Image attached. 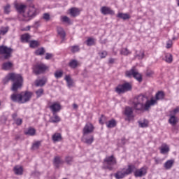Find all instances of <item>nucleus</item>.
<instances>
[{
    "instance_id": "nucleus-31",
    "label": "nucleus",
    "mask_w": 179,
    "mask_h": 179,
    "mask_svg": "<svg viewBox=\"0 0 179 179\" xmlns=\"http://www.w3.org/2000/svg\"><path fill=\"white\" fill-rule=\"evenodd\" d=\"M25 135H29L30 136H34L36 135V130L33 127H29L25 132Z\"/></svg>"
},
{
    "instance_id": "nucleus-56",
    "label": "nucleus",
    "mask_w": 179,
    "mask_h": 179,
    "mask_svg": "<svg viewBox=\"0 0 179 179\" xmlns=\"http://www.w3.org/2000/svg\"><path fill=\"white\" fill-rule=\"evenodd\" d=\"M52 58V54L51 53H46L45 59H51Z\"/></svg>"
},
{
    "instance_id": "nucleus-36",
    "label": "nucleus",
    "mask_w": 179,
    "mask_h": 179,
    "mask_svg": "<svg viewBox=\"0 0 179 179\" xmlns=\"http://www.w3.org/2000/svg\"><path fill=\"white\" fill-rule=\"evenodd\" d=\"M69 66H70V68L75 69L78 67V61L76 59L71 60L69 64Z\"/></svg>"
},
{
    "instance_id": "nucleus-2",
    "label": "nucleus",
    "mask_w": 179,
    "mask_h": 179,
    "mask_svg": "<svg viewBox=\"0 0 179 179\" xmlns=\"http://www.w3.org/2000/svg\"><path fill=\"white\" fill-rule=\"evenodd\" d=\"M9 80L13 82L11 87L12 92H17L23 86V77L20 74L15 73H8L3 80V85L9 83Z\"/></svg>"
},
{
    "instance_id": "nucleus-21",
    "label": "nucleus",
    "mask_w": 179,
    "mask_h": 179,
    "mask_svg": "<svg viewBox=\"0 0 179 179\" xmlns=\"http://www.w3.org/2000/svg\"><path fill=\"white\" fill-rule=\"evenodd\" d=\"M13 66V64L10 62H4L2 64V69L3 71H10V69H12V67Z\"/></svg>"
},
{
    "instance_id": "nucleus-29",
    "label": "nucleus",
    "mask_w": 179,
    "mask_h": 179,
    "mask_svg": "<svg viewBox=\"0 0 179 179\" xmlns=\"http://www.w3.org/2000/svg\"><path fill=\"white\" fill-rule=\"evenodd\" d=\"M107 128H114L117 125V122L115 120H111L106 122Z\"/></svg>"
},
{
    "instance_id": "nucleus-30",
    "label": "nucleus",
    "mask_w": 179,
    "mask_h": 179,
    "mask_svg": "<svg viewBox=\"0 0 179 179\" xmlns=\"http://www.w3.org/2000/svg\"><path fill=\"white\" fill-rule=\"evenodd\" d=\"M59 121H61V117H59V116H58V115H57L56 113H53V116H52L50 117V122H59Z\"/></svg>"
},
{
    "instance_id": "nucleus-64",
    "label": "nucleus",
    "mask_w": 179,
    "mask_h": 179,
    "mask_svg": "<svg viewBox=\"0 0 179 179\" xmlns=\"http://www.w3.org/2000/svg\"><path fill=\"white\" fill-rule=\"evenodd\" d=\"M25 30H30V26H27V29H25Z\"/></svg>"
},
{
    "instance_id": "nucleus-7",
    "label": "nucleus",
    "mask_w": 179,
    "mask_h": 179,
    "mask_svg": "<svg viewBox=\"0 0 179 179\" xmlns=\"http://www.w3.org/2000/svg\"><path fill=\"white\" fill-rule=\"evenodd\" d=\"M126 76L131 78L133 76L138 82H142V75L138 72V70L133 67L130 71L126 72Z\"/></svg>"
},
{
    "instance_id": "nucleus-34",
    "label": "nucleus",
    "mask_w": 179,
    "mask_h": 179,
    "mask_svg": "<svg viewBox=\"0 0 179 179\" xmlns=\"http://www.w3.org/2000/svg\"><path fill=\"white\" fill-rule=\"evenodd\" d=\"M138 125L141 128H148L149 125V122L147 120L143 121H138Z\"/></svg>"
},
{
    "instance_id": "nucleus-40",
    "label": "nucleus",
    "mask_w": 179,
    "mask_h": 179,
    "mask_svg": "<svg viewBox=\"0 0 179 179\" xmlns=\"http://www.w3.org/2000/svg\"><path fill=\"white\" fill-rule=\"evenodd\" d=\"M62 75H64V71L62 70L56 71L55 73V78H56V79H59V78H62Z\"/></svg>"
},
{
    "instance_id": "nucleus-42",
    "label": "nucleus",
    "mask_w": 179,
    "mask_h": 179,
    "mask_svg": "<svg viewBox=\"0 0 179 179\" xmlns=\"http://www.w3.org/2000/svg\"><path fill=\"white\" fill-rule=\"evenodd\" d=\"M70 50H71V52L75 54V52H78V51H79V50H80V48H79V45H73V46L70 47Z\"/></svg>"
},
{
    "instance_id": "nucleus-62",
    "label": "nucleus",
    "mask_w": 179,
    "mask_h": 179,
    "mask_svg": "<svg viewBox=\"0 0 179 179\" xmlns=\"http://www.w3.org/2000/svg\"><path fill=\"white\" fill-rule=\"evenodd\" d=\"M35 26L36 27H38V26H40V22H35Z\"/></svg>"
},
{
    "instance_id": "nucleus-43",
    "label": "nucleus",
    "mask_w": 179,
    "mask_h": 179,
    "mask_svg": "<svg viewBox=\"0 0 179 179\" xmlns=\"http://www.w3.org/2000/svg\"><path fill=\"white\" fill-rule=\"evenodd\" d=\"M40 145H41V143L40 141L34 143L31 147L32 150H37V149L40 148Z\"/></svg>"
},
{
    "instance_id": "nucleus-28",
    "label": "nucleus",
    "mask_w": 179,
    "mask_h": 179,
    "mask_svg": "<svg viewBox=\"0 0 179 179\" xmlns=\"http://www.w3.org/2000/svg\"><path fill=\"white\" fill-rule=\"evenodd\" d=\"M117 17L120 19H122L123 20H128V19H130L131 17V16H129V14L122 13H119Z\"/></svg>"
},
{
    "instance_id": "nucleus-17",
    "label": "nucleus",
    "mask_w": 179,
    "mask_h": 179,
    "mask_svg": "<svg viewBox=\"0 0 179 179\" xmlns=\"http://www.w3.org/2000/svg\"><path fill=\"white\" fill-rule=\"evenodd\" d=\"M37 15V8L34 7V5L31 4L29 6V10L28 11V17H34Z\"/></svg>"
},
{
    "instance_id": "nucleus-55",
    "label": "nucleus",
    "mask_w": 179,
    "mask_h": 179,
    "mask_svg": "<svg viewBox=\"0 0 179 179\" xmlns=\"http://www.w3.org/2000/svg\"><path fill=\"white\" fill-rule=\"evenodd\" d=\"M22 122H23V120H22L20 118H18L15 120V124L17 125H22Z\"/></svg>"
},
{
    "instance_id": "nucleus-19",
    "label": "nucleus",
    "mask_w": 179,
    "mask_h": 179,
    "mask_svg": "<svg viewBox=\"0 0 179 179\" xmlns=\"http://www.w3.org/2000/svg\"><path fill=\"white\" fill-rule=\"evenodd\" d=\"M174 159L167 160L164 164L165 170H171V169L173 168V166H174Z\"/></svg>"
},
{
    "instance_id": "nucleus-47",
    "label": "nucleus",
    "mask_w": 179,
    "mask_h": 179,
    "mask_svg": "<svg viewBox=\"0 0 179 179\" xmlns=\"http://www.w3.org/2000/svg\"><path fill=\"white\" fill-rule=\"evenodd\" d=\"M136 57H138V59H143V57H145V52L143 51H140L136 54Z\"/></svg>"
},
{
    "instance_id": "nucleus-4",
    "label": "nucleus",
    "mask_w": 179,
    "mask_h": 179,
    "mask_svg": "<svg viewBox=\"0 0 179 179\" xmlns=\"http://www.w3.org/2000/svg\"><path fill=\"white\" fill-rule=\"evenodd\" d=\"M14 50L12 48H9L6 45H0V55H3V59H9L12 58V54H13Z\"/></svg>"
},
{
    "instance_id": "nucleus-46",
    "label": "nucleus",
    "mask_w": 179,
    "mask_h": 179,
    "mask_svg": "<svg viewBox=\"0 0 179 179\" xmlns=\"http://www.w3.org/2000/svg\"><path fill=\"white\" fill-rule=\"evenodd\" d=\"M8 30H9V27H3L0 29V33H1V34H3V35L6 34V33H7V31H8Z\"/></svg>"
},
{
    "instance_id": "nucleus-12",
    "label": "nucleus",
    "mask_w": 179,
    "mask_h": 179,
    "mask_svg": "<svg viewBox=\"0 0 179 179\" xmlns=\"http://www.w3.org/2000/svg\"><path fill=\"white\" fill-rule=\"evenodd\" d=\"M93 131H94L93 124H92V123H87L83 129V135H89V134H92Z\"/></svg>"
},
{
    "instance_id": "nucleus-50",
    "label": "nucleus",
    "mask_w": 179,
    "mask_h": 179,
    "mask_svg": "<svg viewBox=\"0 0 179 179\" xmlns=\"http://www.w3.org/2000/svg\"><path fill=\"white\" fill-rule=\"evenodd\" d=\"M10 12V4H7L4 7V13H6V15H8V14H9Z\"/></svg>"
},
{
    "instance_id": "nucleus-35",
    "label": "nucleus",
    "mask_w": 179,
    "mask_h": 179,
    "mask_svg": "<svg viewBox=\"0 0 179 179\" xmlns=\"http://www.w3.org/2000/svg\"><path fill=\"white\" fill-rule=\"evenodd\" d=\"M165 61L168 64H171L173 62V55L170 53L165 54Z\"/></svg>"
},
{
    "instance_id": "nucleus-54",
    "label": "nucleus",
    "mask_w": 179,
    "mask_h": 179,
    "mask_svg": "<svg viewBox=\"0 0 179 179\" xmlns=\"http://www.w3.org/2000/svg\"><path fill=\"white\" fill-rule=\"evenodd\" d=\"M172 46H173V41H168L166 43V48H171Z\"/></svg>"
},
{
    "instance_id": "nucleus-18",
    "label": "nucleus",
    "mask_w": 179,
    "mask_h": 179,
    "mask_svg": "<svg viewBox=\"0 0 179 179\" xmlns=\"http://www.w3.org/2000/svg\"><path fill=\"white\" fill-rule=\"evenodd\" d=\"M101 13L102 15H114V10H111L110 7L103 6L101 8Z\"/></svg>"
},
{
    "instance_id": "nucleus-20",
    "label": "nucleus",
    "mask_w": 179,
    "mask_h": 179,
    "mask_svg": "<svg viewBox=\"0 0 179 179\" xmlns=\"http://www.w3.org/2000/svg\"><path fill=\"white\" fill-rule=\"evenodd\" d=\"M69 13L73 17H76V16H79L80 10H79L78 8H71L69 10Z\"/></svg>"
},
{
    "instance_id": "nucleus-61",
    "label": "nucleus",
    "mask_w": 179,
    "mask_h": 179,
    "mask_svg": "<svg viewBox=\"0 0 179 179\" xmlns=\"http://www.w3.org/2000/svg\"><path fill=\"white\" fill-rule=\"evenodd\" d=\"M73 108L76 109V108H78V104L73 103Z\"/></svg>"
},
{
    "instance_id": "nucleus-44",
    "label": "nucleus",
    "mask_w": 179,
    "mask_h": 179,
    "mask_svg": "<svg viewBox=\"0 0 179 179\" xmlns=\"http://www.w3.org/2000/svg\"><path fill=\"white\" fill-rule=\"evenodd\" d=\"M36 97H41L43 94H44V90L42 88H40L39 90L36 91Z\"/></svg>"
},
{
    "instance_id": "nucleus-5",
    "label": "nucleus",
    "mask_w": 179,
    "mask_h": 179,
    "mask_svg": "<svg viewBox=\"0 0 179 179\" xmlns=\"http://www.w3.org/2000/svg\"><path fill=\"white\" fill-rule=\"evenodd\" d=\"M104 164L108 170H113L114 166L117 164V159L113 155L106 157L104 159Z\"/></svg>"
},
{
    "instance_id": "nucleus-16",
    "label": "nucleus",
    "mask_w": 179,
    "mask_h": 179,
    "mask_svg": "<svg viewBox=\"0 0 179 179\" xmlns=\"http://www.w3.org/2000/svg\"><path fill=\"white\" fill-rule=\"evenodd\" d=\"M10 99L14 103H19L20 104L22 94L13 93L10 95Z\"/></svg>"
},
{
    "instance_id": "nucleus-8",
    "label": "nucleus",
    "mask_w": 179,
    "mask_h": 179,
    "mask_svg": "<svg viewBox=\"0 0 179 179\" xmlns=\"http://www.w3.org/2000/svg\"><path fill=\"white\" fill-rule=\"evenodd\" d=\"M132 86L129 83H125L123 85H118L116 87V92L118 93V94H121L122 93H125L126 92H129V90H131Z\"/></svg>"
},
{
    "instance_id": "nucleus-39",
    "label": "nucleus",
    "mask_w": 179,
    "mask_h": 179,
    "mask_svg": "<svg viewBox=\"0 0 179 179\" xmlns=\"http://www.w3.org/2000/svg\"><path fill=\"white\" fill-rule=\"evenodd\" d=\"M45 53V50H44V48H38L35 52L36 55H44Z\"/></svg>"
},
{
    "instance_id": "nucleus-26",
    "label": "nucleus",
    "mask_w": 179,
    "mask_h": 179,
    "mask_svg": "<svg viewBox=\"0 0 179 179\" xmlns=\"http://www.w3.org/2000/svg\"><path fill=\"white\" fill-rule=\"evenodd\" d=\"M30 38H31V36L29 34H24L21 36L22 43H29Z\"/></svg>"
},
{
    "instance_id": "nucleus-45",
    "label": "nucleus",
    "mask_w": 179,
    "mask_h": 179,
    "mask_svg": "<svg viewBox=\"0 0 179 179\" xmlns=\"http://www.w3.org/2000/svg\"><path fill=\"white\" fill-rule=\"evenodd\" d=\"M61 21L63 22V23H71V19H69L68 16H62Z\"/></svg>"
},
{
    "instance_id": "nucleus-51",
    "label": "nucleus",
    "mask_w": 179,
    "mask_h": 179,
    "mask_svg": "<svg viewBox=\"0 0 179 179\" xmlns=\"http://www.w3.org/2000/svg\"><path fill=\"white\" fill-rule=\"evenodd\" d=\"M178 113H179V107H176L173 110H170V114H171L172 115H176V114H178Z\"/></svg>"
},
{
    "instance_id": "nucleus-59",
    "label": "nucleus",
    "mask_w": 179,
    "mask_h": 179,
    "mask_svg": "<svg viewBox=\"0 0 179 179\" xmlns=\"http://www.w3.org/2000/svg\"><path fill=\"white\" fill-rule=\"evenodd\" d=\"M12 117H13V120H15L16 118V117H17V113H13L12 115Z\"/></svg>"
},
{
    "instance_id": "nucleus-23",
    "label": "nucleus",
    "mask_w": 179,
    "mask_h": 179,
    "mask_svg": "<svg viewBox=\"0 0 179 179\" xmlns=\"http://www.w3.org/2000/svg\"><path fill=\"white\" fill-rule=\"evenodd\" d=\"M62 163H64V161H62L61 159V157H55L54 161H53V164H54L55 167L58 169V167H59V165L62 164Z\"/></svg>"
},
{
    "instance_id": "nucleus-38",
    "label": "nucleus",
    "mask_w": 179,
    "mask_h": 179,
    "mask_svg": "<svg viewBox=\"0 0 179 179\" xmlns=\"http://www.w3.org/2000/svg\"><path fill=\"white\" fill-rule=\"evenodd\" d=\"M65 80L67 83L69 87H71L72 85L73 84V81H72L71 77L69 76H66Z\"/></svg>"
},
{
    "instance_id": "nucleus-41",
    "label": "nucleus",
    "mask_w": 179,
    "mask_h": 179,
    "mask_svg": "<svg viewBox=\"0 0 179 179\" xmlns=\"http://www.w3.org/2000/svg\"><path fill=\"white\" fill-rule=\"evenodd\" d=\"M121 55H129L131 52L128 50V48H122L120 50Z\"/></svg>"
},
{
    "instance_id": "nucleus-32",
    "label": "nucleus",
    "mask_w": 179,
    "mask_h": 179,
    "mask_svg": "<svg viewBox=\"0 0 179 179\" xmlns=\"http://www.w3.org/2000/svg\"><path fill=\"white\" fill-rule=\"evenodd\" d=\"M45 79H40V80H36L35 81V85L38 87H43L44 85H45Z\"/></svg>"
},
{
    "instance_id": "nucleus-25",
    "label": "nucleus",
    "mask_w": 179,
    "mask_h": 179,
    "mask_svg": "<svg viewBox=\"0 0 179 179\" xmlns=\"http://www.w3.org/2000/svg\"><path fill=\"white\" fill-rule=\"evenodd\" d=\"M14 173L17 176H22V174H23V167L20 166H15L14 167Z\"/></svg>"
},
{
    "instance_id": "nucleus-22",
    "label": "nucleus",
    "mask_w": 179,
    "mask_h": 179,
    "mask_svg": "<svg viewBox=\"0 0 179 179\" xmlns=\"http://www.w3.org/2000/svg\"><path fill=\"white\" fill-rule=\"evenodd\" d=\"M169 117L170 118L169 120V122L171 124V125H176L178 122V119L177 117H176V115L170 113Z\"/></svg>"
},
{
    "instance_id": "nucleus-33",
    "label": "nucleus",
    "mask_w": 179,
    "mask_h": 179,
    "mask_svg": "<svg viewBox=\"0 0 179 179\" xmlns=\"http://www.w3.org/2000/svg\"><path fill=\"white\" fill-rule=\"evenodd\" d=\"M52 138V141L55 142H59V141L62 139V137L61 136V134L55 133V134H53Z\"/></svg>"
},
{
    "instance_id": "nucleus-9",
    "label": "nucleus",
    "mask_w": 179,
    "mask_h": 179,
    "mask_svg": "<svg viewBox=\"0 0 179 179\" xmlns=\"http://www.w3.org/2000/svg\"><path fill=\"white\" fill-rule=\"evenodd\" d=\"M33 96V92L26 91L24 94H21V102L20 104H24L30 101L31 96Z\"/></svg>"
},
{
    "instance_id": "nucleus-6",
    "label": "nucleus",
    "mask_w": 179,
    "mask_h": 179,
    "mask_svg": "<svg viewBox=\"0 0 179 179\" xmlns=\"http://www.w3.org/2000/svg\"><path fill=\"white\" fill-rule=\"evenodd\" d=\"M33 69L35 75H40L41 73H44L48 69V66L43 63H38L34 66Z\"/></svg>"
},
{
    "instance_id": "nucleus-48",
    "label": "nucleus",
    "mask_w": 179,
    "mask_h": 179,
    "mask_svg": "<svg viewBox=\"0 0 179 179\" xmlns=\"http://www.w3.org/2000/svg\"><path fill=\"white\" fill-rule=\"evenodd\" d=\"M43 19L46 22H48L51 19V16L48 13H45L43 15Z\"/></svg>"
},
{
    "instance_id": "nucleus-10",
    "label": "nucleus",
    "mask_w": 179,
    "mask_h": 179,
    "mask_svg": "<svg viewBox=\"0 0 179 179\" xmlns=\"http://www.w3.org/2000/svg\"><path fill=\"white\" fill-rule=\"evenodd\" d=\"M81 141L87 145H92L94 142V136L92 134H83Z\"/></svg>"
},
{
    "instance_id": "nucleus-53",
    "label": "nucleus",
    "mask_w": 179,
    "mask_h": 179,
    "mask_svg": "<svg viewBox=\"0 0 179 179\" xmlns=\"http://www.w3.org/2000/svg\"><path fill=\"white\" fill-rule=\"evenodd\" d=\"M73 158L72 157H66V162L67 164H71V163L73 162Z\"/></svg>"
},
{
    "instance_id": "nucleus-1",
    "label": "nucleus",
    "mask_w": 179,
    "mask_h": 179,
    "mask_svg": "<svg viewBox=\"0 0 179 179\" xmlns=\"http://www.w3.org/2000/svg\"><path fill=\"white\" fill-rule=\"evenodd\" d=\"M166 94L163 91H158L155 94V99H151L148 100V97L143 94H140L136 97L133 102V107L134 110L138 111H149L152 106L157 104V100H164Z\"/></svg>"
},
{
    "instance_id": "nucleus-57",
    "label": "nucleus",
    "mask_w": 179,
    "mask_h": 179,
    "mask_svg": "<svg viewBox=\"0 0 179 179\" xmlns=\"http://www.w3.org/2000/svg\"><path fill=\"white\" fill-rule=\"evenodd\" d=\"M15 141H19V139H20V135L19 134L15 135Z\"/></svg>"
},
{
    "instance_id": "nucleus-24",
    "label": "nucleus",
    "mask_w": 179,
    "mask_h": 179,
    "mask_svg": "<svg viewBox=\"0 0 179 179\" xmlns=\"http://www.w3.org/2000/svg\"><path fill=\"white\" fill-rule=\"evenodd\" d=\"M169 152H170V148L169 147V145H167L166 144H163L161 146L160 152L162 155H166V153H169Z\"/></svg>"
},
{
    "instance_id": "nucleus-49",
    "label": "nucleus",
    "mask_w": 179,
    "mask_h": 179,
    "mask_svg": "<svg viewBox=\"0 0 179 179\" xmlns=\"http://www.w3.org/2000/svg\"><path fill=\"white\" fill-rule=\"evenodd\" d=\"M93 44H94V39L93 38H89L87 40V45L90 46L93 45Z\"/></svg>"
},
{
    "instance_id": "nucleus-63",
    "label": "nucleus",
    "mask_w": 179,
    "mask_h": 179,
    "mask_svg": "<svg viewBox=\"0 0 179 179\" xmlns=\"http://www.w3.org/2000/svg\"><path fill=\"white\" fill-rule=\"evenodd\" d=\"M155 163H156V164H159V159H155Z\"/></svg>"
},
{
    "instance_id": "nucleus-14",
    "label": "nucleus",
    "mask_w": 179,
    "mask_h": 179,
    "mask_svg": "<svg viewBox=\"0 0 179 179\" xmlns=\"http://www.w3.org/2000/svg\"><path fill=\"white\" fill-rule=\"evenodd\" d=\"M124 115L127 117L128 121H131L134 118V110L131 107H126L124 110Z\"/></svg>"
},
{
    "instance_id": "nucleus-27",
    "label": "nucleus",
    "mask_w": 179,
    "mask_h": 179,
    "mask_svg": "<svg viewBox=\"0 0 179 179\" xmlns=\"http://www.w3.org/2000/svg\"><path fill=\"white\" fill-rule=\"evenodd\" d=\"M57 30L59 36L64 40V38H65V36H66L64 28L61 27H57Z\"/></svg>"
},
{
    "instance_id": "nucleus-3",
    "label": "nucleus",
    "mask_w": 179,
    "mask_h": 179,
    "mask_svg": "<svg viewBox=\"0 0 179 179\" xmlns=\"http://www.w3.org/2000/svg\"><path fill=\"white\" fill-rule=\"evenodd\" d=\"M136 170V166L134 164H129L127 169L123 168L117 171L115 173V178L116 179H122L127 177V176H129V174H132L134 171Z\"/></svg>"
},
{
    "instance_id": "nucleus-37",
    "label": "nucleus",
    "mask_w": 179,
    "mask_h": 179,
    "mask_svg": "<svg viewBox=\"0 0 179 179\" xmlns=\"http://www.w3.org/2000/svg\"><path fill=\"white\" fill-rule=\"evenodd\" d=\"M38 45H40V43L37 41H31L29 42V47H31V48H36V47H38Z\"/></svg>"
},
{
    "instance_id": "nucleus-60",
    "label": "nucleus",
    "mask_w": 179,
    "mask_h": 179,
    "mask_svg": "<svg viewBox=\"0 0 179 179\" xmlns=\"http://www.w3.org/2000/svg\"><path fill=\"white\" fill-rule=\"evenodd\" d=\"M109 64H114V59H110Z\"/></svg>"
},
{
    "instance_id": "nucleus-13",
    "label": "nucleus",
    "mask_w": 179,
    "mask_h": 179,
    "mask_svg": "<svg viewBox=\"0 0 179 179\" xmlns=\"http://www.w3.org/2000/svg\"><path fill=\"white\" fill-rule=\"evenodd\" d=\"M15 8L18 13H20V15H23V13H24V12H26L27 6H26L24 4L15 3Z\"/></svg>"
},
{
    "instance_id": "nucleus-58",
    "label": "nucleus",
    "mask_w": 179,
    "mask_h": 179,
    "mask_svg": "<svg viewBox=\"0 0 179 179\" xmlns=\"http://www.w3.org/2000/svg\"><path fill=\"white\" fill-rule=\"evenodd\" d=\"M103 118H104V115H101V118H100L99 119V122H100V124H103Z\"/></svg>"
},
{
    "instance_id": "nucleus-11",
    "label": "nucleus",
    "mask_w": 179,
    "mask_h": 179,
    "mask_svg": "<svg viewBox=\"0 0 179 179\" xmlns=\"http://www.w3.org/2000/svg\"><path fill=\"white\" fill-rule=\"evenodd\" d=\"M134 171L135 177H143V176H146L148 173V167L143 166L140 169H137L136 168V170H134Z\"/></svg>"
},
{
    "instance_id": "nucleus-52",
    "label": "nucleus",
    "mask_w": 179,
    "mask_h": 179,
    "mask_svg": "<svg viewBox=\"0 0 179 179\" xmlns=\"http://www.w3.org/2000/svg\"><path fill=\"white\" fill-rule=\"evenodd\" d=\"M101 58H106L107 57V51H102L99 53Z\"/></svg>"
},
{
    "instance_id": "nucleus-15",
    "label": "nucleus",
    "mask_w": 179,
    "mask_h": 179,
    "mask_svg": "<svg viewBox=\"0 0 179 179\" xmlns=\"http://www.w3.org/2000/svg\"><path fill=\"white\" fill-rule=\"evenodd\" d=\"M49 108L53 113H56L61 110V105L58 102H55L49 106Z\"/></svg>"
}]
</instances>
